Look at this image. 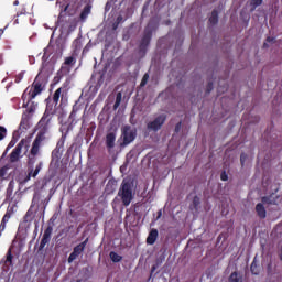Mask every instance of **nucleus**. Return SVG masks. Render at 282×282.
<instances>
[{
  "instance_id": "nucleus-2",
  "label": "nucleus",
  "mask_w": 282,
  "mask_h": 282,
  "mask_svg": "<svg viewBox=\"0 0 282 282\" xmlns=\"http://www.w3.org/2000/svg\"><path fill=\"white\" fill-rule=\"evenodd\" d=\"M123 206H129L133 202V185L129 181H123L118 192Z\"/></svg>"
},
{
  "instance_id": "nucleus-17",
  "label": "nucleus",
  "mask_w": 282,
  "mask_h": 282,
  "mask_svg": "<svg viewBox=\"0 0 282 282\" xmlns=\"http://www.w3.org/2000/svg\"><path fill=\"white\" fill-rule=\"evenodd\" d=\"M37 202H39V197L34 196L32 199L31 207L29 208V210L24 216V221H32V217L34 216V212H32V208L34 207V204H36Z\"/></svg>"
},
{
  "instance_id": "nucleus-6",
  "label": "nucleus",
  "mask_w": 282,
  "mask_h": 282,
  "mask_svg": "<svg viewBox=\"0 0 282 282\" xmlns=\"http://www.w3.org/2000/svg\"><path fill=\"white\" fill-rule=\"evenodd\" d=\"M17 213V206L15 205H9L7 207L6 214L2 217V220L0 223V237L3 235V231L6 230V226L12 217H14V214Z\"/></svg>"
},
{
  "instance_id": "nucleus-37",
  "label": "nucleus",
  "mask_w": 282,
  "mask_h": 282,
  "mask_svg": "<svg viewBox=\"0 0 282 282\" xmlns=\"http://www.w3.org/2000/svg\"><path fill=\"white\" fill-rule=\"evenodd\" d=\"M24 73H20L15 76L14 83H21L23 80Z\"/></svg>"
},
{
  "instance_id": "nucleus-30",
  "label": "nucleus",
  "mask_w": 282,
  "mask_h": 282,
  "mask_svg": "<svg viewBox=\"0 0 282 282\" xmlns=\"http://www.w3.org/2000/svg\"><path fill=\"white\" fill-rule=\"evenodd\" d=\"M120 102H122V93L121 91L117 93L116 101L113 105L115 111H116V109H118V107H120Z\"/></svg>"
},
{
  "instance_id": "nucleus-34",
  "label": "nucleus",
  "mask_w": 282,
  "mask_h": 282,
  "mask_svg": "<svg viewBox=\"0 0 282 282\" xmlns=\"http://www.w3.org/2000/svg\"><path fill=\"white\" fill-rule=\"evenodd\" d=\"M275 39L274 37H271V36H268L265 42L263 43V47H269L268 43H274Z\"/></svg>"
},
{
  "instance_id": "nucleus-39",
  "label": "nucleus",
  "mask_w": 282,
  "mask_h": 282,
  "mask_svg": "<svg viewBox=\"0 0 282 282\" xmlns=\"http://www.w3.org/2000/svg\"><path fill=\"white\" fill-rule=\"evenodd\" d=\"M248 156L246 155V153H241V155H240V164H241V166H243V164H246V159H247Z\"/></svg>"
},
{
  "instance_id": "nucleus-16",
  "label": "nucleus",
  "mask_w": 282,
  "mask_h": 282,
  "mask_svg": "<svg viewBox=\"0 0 282 282\" xmlns=\"http://www.w3.org/2000/svg\"><path fill=\"white\" fill-rule=\"evenodd\" d=\"M106 147H107V149H113V147H116V132L107 133Z\"/></svg>"
},
{
  "instance_id": "nucleus-52",
  "label": "nucleus",
  "mask_w": 282,
  "mask_h": 282,
  "mask_svg": "<svg viewBox=\"0 0 282 282\" xmlns=\"http://www.w3.org/2000/svg\"><path fill=\"white\" fill-rule=\"evenodd\" d=\"M0 34L3 35V29H0Z\"/></svg>"
},
{
  "instance_id": "nucleus-51",
  "label": "nucleus",
  "mask_w": 282,
  "mask_h": 282,
  "mask_svg": "<svg viewBox=\"0 0 282 282\" xmlns=\"http://www.w3.org/2000/svg\"><path fill=\"white\" fill-rule=\"evenodd\" d=\"M13 6H19V0H15V1L13 2Z\"/></svg>"
},
{
  "instance_id": "nucleus-55",
  "label": "nucleus",
  "mask_w": 282,
  "mask_h": 282,
  "mask_svg": "<svg viewBox=\"0 0 282 282\" xmlns=\"http://www.w3.org/2000/svg\"><path fill=\"white\" fill-rule=\"evenodd\" d=\"M20 126L23 127V121H21Z\"/></svg>"
},
{
  "instance_id": "nucleus-38",
  "label": "nucleus",
  "mask_w": 282,
  "mask_h": 282,
  "mask_svg": "<svg viewBox=\"0 0 282 282\" xmlns=\"http://www.w3.org/2000/svg\"><path fill=\"white\" fill-rule=\"evenodd\" d=\"M52 158L56 160H61V151L56 152V149L52 152Z\"/></svg>"
},
{
  "instance_id": "nucleus-22",
  "label": "nucleus",
  "mask_w": 282,
  "mask_h": 282,
  "mask_svg": "<svg viewBox=\"0 0 282 282\" xmlns=\"http://www.w3.org/2000/svg\"><path fill=\"white\" fill-rule=\"evenodd\" d=\"M209 23L210 25H217V23H219V12L217 11V9H214L212 11V15L209 17Z\"/></svg>"
},
{
  "instance_id": "nucleus-3",
  "label": "nucleus",
  "mask_w": 282,
  "mask_h": 282,
  "mask_svg": "<svg viewBox=\"0 0 282 282\" xmlns=\"http://www.w3.org/2000/svg\"><path fill=\"white\" fill-rule=\"evenodd\" d=\"M153 24L149 23L143 31V36L139 44V54H143V56L147 54L149 45H151V39H153Z\"/></svg>"
},
{
  "instance_id": "nucleus-43",
  "label": "nucleus",
  "mask_w": 282,
  "mask_h": 282,
  "mask_svg": "<svg viewBox=\"0 0 282 282\" xmlns=\"http://www.w3.org/2000/svg\"><path fill=\"white\" fill-rule=\"evenodd\" d=\"M6 173H8V169L1 167L0 169V177H6Z\"/></svg>"
},
{
  "instance_id": "nucleus-4",
  "label": "nucleus",
  "mask_w": 282,
  "mask_h": 282,
  "mask_svg": "<svg viewBox=\"0 0 282 282\" xmlns=\"http://www.w3.org/2000/svg\"><path fill=\"white\" fill-rule=\"evenodd\" d=\"M121 138L122 142L120 147H129V144H131V142H133L135 138H138V129L129 124L123 126L121 128Z\"/></svg>"
},
{
  "instance_id": "nucleus-54",
  "label": "nucleus",
  "mask_w": 282,
  "mask_h": 282,
  "mask_svg": "<svg viewBox=\"0 0 282 282\" xmlns=\"http://www.w3.org/2000/svg\"><path fill=\"white\" fill-rule=\"evenodd\" d=\"M82 120H83V122L85 123V116H83Z\"/></svg>"
},
{
  "instance_id": "nucleus-35",
  "label": "nucleus",
  "mask_w": 282,
  "mask_h": 282,
  "mask_svg": "<svg viewBox=\"0 0 282 282\" xmlns=\"http://www.w3.org/2000/svg\"><path fill=\"white\" fill-rule=\"evenodd\" d=\"M214 86H213V82H208L207 86H206V94H210V91H213Z\"/></svg>"
},
{
  "instance_id": "nucleus-19",
  "label": "nucleus",
  "mask_w": 282,
  "mask_h": 282,
  "mask_svg": "<svg viewBox=\"0 0 282 282\" xmlns=\"http://www.w3.org/2000/svg\"><path fill=\"white\" fill-rule=\"evenodd\" d=\"M256 213L260 219H265L268 212H265V206L262 203L256 205Z\"/></svg>"
},
{
  "instance_id": "nucleus-15",
  "label": "nucleus",
  "mask_w": 282,
  "mask_h": 282,
  "mask_svg": "<svg viewBox=\"0 0 282 282\" xmlns=\"http://www.w3.org/2000/svg\"><path fill=\"white\" fill-rule=\"evenodd\" d=\"M72 48L73 56H78V54H80V50H83V42L80 41V37H77L73 41Z\"/></svg>"
},
{
  "instance_id": "nucleus-27",
  "label": "nucleus",
  "mask_w": 282,
  "mask_h": 282,
  "mask_svg": "<svg viewBox=\"0 0 282 282\" xmlns=\"http://www.w3.org/2000/svg\"><path fill=\"white\" fill-rule=\"evenodd\" d=\"M65 140H67V133L62 134L61 140L57 142L56 144V153H58V151H61L63 149V147H65Z\"/></svg>"
},
{
  "instance_id": "nucleus-56",
  "label": "nucleus",
  "mask_w": 282,
  "mask_h": 282,
  "mask_svg": "<svg viewBox=\"0 0 282 282\" xmlns=\"http://www.w3.org/2000/svg\"><path fill=\"white\" fill-rule=\"evenodd\" d=\"M1 36H3V35H1V33H0V40H1Z\"/></svg>"
},
{
  "instance_id": "nucleus-46",
  "label": "nucleus",
  "mask_w": 282,
  "mask_h": 282,
  "mask_svg": "<svg viewBox=\"0 0 282 282\" xmlns=\"http://www.w3.org/2000/svg\"><path fill=\"white\" fill-rule=\"evenodd\" d=\"M115 22L119 24L122 23V15H118Z\"/></svg>"
},
{
  "instance_id": "nucleus-48",
  "label": "nucleus",
  "mask_w": 282,
  "mask_h": 282,
  "mask_svg": "<svg viewBox=\"0 0 282 282\" xmlns=\"http://www.w3.org/2000/svg\"><path fill=\"white\" fill-rule=\"evenodd\" d=\"M120 24L118 23V22H113V24H112V30H118V26H119Z\"/></svg>"
},
{
  "instance_id": "nucleus-9",
  "label": "nucleus",
  "mask_w": 282,
  "mask_h": 282,
  "mask_svg": "<svg viewBox=\"0 0 282 282\" xmlns=\"http://www.w3.org/2000/svg\"><path fill=\"white\" fill-rule=\"evenodd\" d=\"M14 256H12V247L8 249L6 257L0 261L3 272H10V268L14 265Z\"/></svg>"
},
{
  "instance_id": "nucleus-14",
  "label": "nucleus",
  "mask_w": 282,
  "mask_h": 282,
  "mask_svg": "<svg viewBox=\"0 0 282 282\" xmlns=\"http://www.w3.org/2000/svg\"><path fill=\"white\" fill-rule=\"evenodd\" d=\"M25 94L22 95L23 100V107L26 109L28 113H34L36 111V105H34V101L30 100V97H28V102H25Z\"/></svg>"
},
{
  "instance_id": "nucleus-53",
  "label": "nucleus",
  "mask_w": 282,
  "mask_h": 282,
  "mask_svg": "<svg viewBox=\"0 0 282 282\" xmlns=\"http://www.w3.org/2000/svg\"><path fill=\"white\" fill-rule=\"evenodd\" d=\"M151 272H155V267H152V270H151Z\"/></svg>"
},
{
  "instance_id": "nucleus-25",
  "label": "nucleus",
  "mask_w": 282,
  "mask_h": 282,
  "mask_svg": "<svg viewBox=\"0 0 282 282\" xmlns=\"http://www.w3.org/2000/svg\"><path fill=\"white\" fill-rule=\"evenodd\" d=\"M229 282H243V276L235 271L229 275Z\"/></svg>"
},
{
  "instance_id": "nucleus-32",
  "label": "nucleus",
  "mask_w": 282,
  "mask_h": 282,
  "mask_svg": "<svg viewBox=\"0 0 282 282\" xmlns=\"http://www.w3.org/2000/svg\"><path fill=\"white\" fill-rule=\"evenodd\" d=\"M202 204V200L199 198V196H194L193 198V206L194 208L197 210V208H199V205Z\"/></svg>"
},
{
  "instance_id": "nucleus-21",
  "label": "nucleus",
  "mask_w": 282,
  "mask_h": 282,
  "mask_svg": "<svg viewBox=\"0 0 282 282\" xmlns=\"http://www.w3.org/2000/svg\"><path fill=\"white\" fill-rule=\"evenodd\" d=\"M90 14H91V6L86 4L83 11L80 12V15H79L80 21H87V17H89Z\"/></svg>"
},
{
  "instance_id": "nucleus-8",
  "label": "nucleus",
  "mask_w": 282,
  "mask_h": 282,
  "mask_svg": "<svg viewBox=\"0 0 282 282\" xmlns=\"http://www.w3.org/2000/svg\"><path fill=\"white\" fill-rule=\"evenodd\" d=\"M164 122H166V115H160L153 121L148 122L147 129L148 131H154V133H158V131L164 127Z\"/></svg>"
},
{
  "instance_id": "nucleus-47",
  "label": "nucleus",
  "mask_w": 282,
  "mask_h": 282,
  "mask_svg": "<svg viewBox=\"0 0 282 282\" xmlns=\"http://www.w3.org/2000/svg\"><path fill=\"white\" fill-rule=\"evenodd\" d=\"M14 144H15L14 141H10V143H9L8 147H7V151H8L9 149H12V147H14Z\"/></svg>"
},
{
  "instance_id": "nucleus-41",
  "label": "nucleus",
  "mask_w": 282,
  "mask_h": 282,
  "mask_svg": "<svg viewBox=\"0 0 282 282\" xmlns=\"http://www.w3.org/2000/svg\"><path fill=\"white\" fill-rule=\"evenodd\" d=\"M174 131H175V133H180V131H182V121L176 123Z\"/></svg>"
},
{
  "instance_id": "nucleus-44",
  "label": "nucleus",
  "mask_w": 282,
  "mask_h": 282,
  "mask_svg": "<svg viewBox=\"0 0 282 282\" xmlns=\"http://www.w3.org/2000/svg\"><path fill=\"white\" fill-rule=\"evenodd\" d=\"M42 204L44 205L43 210L45 212V209L47 208V205L50 204V198H45Z\"/></svg>"
},
{
  "instance_id": "nucleus-29",
  "label": "nucleus",
  "mask_w": 282,
  "mask_h": 282,
  "mask_svg": "<svg viewBox=\"0 0 282 282\" xmlns=\"http://www.w3.org/2000/svg\"><path fill=\"white\" fill-rule=\"evenodd\" d=\"M250 271H251L252 274H256V275H258L259 272H261L260 267L257 265V260L256 259L251 263Z\"/></svg>"
},
{
  "instance_id": "nucleus-33",
  "label": "nucleus",
  "mask_w": 282,
  "mask_h": 282,
  "mask_svg": "<svg viewBox=\"0 0 282 282\" xmlns=\"http://www.w3.org/2000/svg\"><path fill=\"white\" fill-rule=\"evenodd\" d=\"M7 133H8V130L4 127L0 126V140H3Z\"/></svg>"
},
{
  "instance_id": "nucleus-58",
  "label": "nucleus",
  "mask_w": 282,
  "mask_h": 282,
  "mask_svg": "<svg viewBox=\"0 0 282 282\" xmlns=\"http://www.w3.org/2000/svg\"><path fill=\"white\" fill-rule=\"evenodd\" d=\"M281 261H282V257H281Z\"/></svg>"
},
{
  "instance_id": "nucleus-13",
  "label": "nucleus",
  "mask_w": 282,
  "mask_h": 282,
  "mask_svg": "<svg viewBox=\"0 0 282 282\" xmlns=\"http://www.w3.org/2000/svg\"><path fill=\"white\" fill-rule=\"evenodd\" d=\"M70 73H72V66L62 64L59 70L57 72V75L54 78V82L59 83L61 79L65 78V76H67Z\"/></svg>"
},
{
  "instance_id": "nucleus-12",
  "label": "nucleus",
  "mask_w": 282,
  "mask_h": 282,
  "mask_svg": "<svg viewBox=\"0 0 282 282\" xmlns=\"http://www.w3.org/2000/svg\"><path fill=\"white\" fill-rule=\"evenodd\" d=\"M41 169H43V162H40L35 170H30L26 174V176L21 181V184H28V182H30V180H32V177H36V175H39V173H41Z\"/></svg>"
},
{
  "instance_id": "nucleus-18",
  "label": "nucleus",
  "mask_w": 282,
  "mask_h": 282,
  "mask_svg": "<svg viewBox=\"0 0 282 282\" xmlns=\"http://www.w3.org/2000/svg\"><path fill=\"white\" fill-rule=\"evenodd\" d=\"M276 199H279V196L274 197V194L270 196H263L261 198L262 205L267 204L269 206H276Z\"/></svg>"
},
{
  "instance_id": "nucleus-26",
  "label": "nucleus",
  "mask_w": 282,
  "mask_h": 282,
  "mask_svg": "<svg viewBox=\"0 0 282 282\" xmlns=\"http://www.w3.org/2000/svg\"><path fill=\"white\" fill-rule=\"evenodd\" d=\"M63 65L72 68L74 65H76V55L66 57Z\"/></svg>"
},
{
  "instance_id": "nucleus-50",
  "label": "nucleus",
  "mask_w": 282,
  "mask_h": 282,
  "mask_svg": "<svg viewBox=\"0 0 282 282\" xmlns=\"http://www.w3.org/2000/svg\"><path fill=\"white\" fill-rule=\"evenodd\" d=\"M3 63V55L0 54V65Z\"/></svg>"
},
{
  "instance_id": "nucleus-28",
  "label": "nucleus",
  "mask_w": 282,
  "mask_h": 282,
  "mask_svg": "<svg viewBox=\"0 0 282 282\" xmlns=\"http://www.w3.org/2000/svg\"><path fill=\"white\" fill-rule=\"evenodd\" d=\"M109 257L113 263H120V261H122V256L116 253V251H111Z\"/></svg>"
},
{
  "instance_id": "nucleus-31",
  "label": "nucleus",
  "mask_w": 282,
  "mask_h": 282,
  "mask_svg": "<svg viewBox=\"0 0 282 282\" xmlns=\"http://www.w3.org/2000/svg\"><path fill=\"white\" fill-rule=\"evenodd\" d=\"M149 83V73H145L141 79L140 87H145Z\"/></svg>"
},
{
  "instance_id": "nucleus-20",
  "label": "nucleus",
  "mask_w": 282,
  "mask_h": 282,
  "mask_svg": "<svg viewBox=\"0 0 282 282\" xmlns=\"http://www.w3.org/2000/svg\"><path fill=\"white\" fill-rule=\"evenodd\" d=\"M158 229H151V231L149 232V236L147 238V243L149 246H153V243H155V241H158Z\"/></svg>"
},
{
  "instance_id": "nucleus-5",
  "label": "nucleus",
  "mask_w": 282,
  "mask_h": 282,
  "mask_svg": "<svg viewBox=\"0 0 282 282\" xmlns=\"http://www.w3.org/2000/svg\"><path fill=\"white\" fill-rule=\"evenodd\" d=\"M43 89H45V87L43 86V82H41V79H39V77H36L31 86L28 87L24 91V94H29V100H34V98H36V96H39V94L43 93Z\"/></svg>"
},
{
  "instance_id": "nucleus-10",
  "label": "nucleus",
  "mask_w": 282,
  "mask_h": 282,
  "mask_svg": "<svg viewBox=\"0 0 282 282\" xmlns=\"http://www.w3.org/2000/svg\"><path fill=\"white\" fill-rule=\"evenodd\" d=\"M54 228L52 226H48L43 234V237L41 239L40 246H39V251L43 250L47 243H50V239H52V232Z\"/></svg>"
},
{
  "instance_id": "nucleus-42",
  "label": "nucleus",
  "mask_w": 282,
  "mask_h": 282,
  "mask_svg": "<svg viewBox=\"0 0 282 282\" xmlns=\"http://www.w3.org/2000/svg\"><path fill=\"white\" fill-rule=\"evenodd\" d=\"M89 50H91V44L88 43L84 48H83V54H87V52H89Z\"/></svg>"
},
{
  "instance_id": "nucleus-11",
  "label": "nucleus",
  "mask_w": 282,
  "mask_h": 282,
  "mask_svg": "<svg viewBox=\"0 0 282 282\" xmlns=\"http://www.w3.org/2000/svg\"><path fill=\"white\" fill-rule=\"evenodd\" d=\"M25 145V140H21L17 147L13 149V151L10 154V162H19V158L21 155V151L23 147Z\"/></svg>"
},
{
  "instance_id": "nucleus-23",
  "label": "nucleus",
  "mask_w": 282,
  "mask_h": 282,
  "mask_svg": "<svg viewBox=\"0 0 282 282\" xmlns=\"http://www.w3.org/2000/svg\"><path fill=\"white\" fill-rule=\"evenodd\" d=\"M63 91H65V89L63 87H59L53 94V102L55 104V107L56 105H58V101L61 100V95L63 94Z\"/></svg>"
},
{
  "instance_id": "nucleus-7",
  "label": "nucleus",
  "mask_w": 282,
  "mask_h": 282,
  "mask_svg": "<svg viewBox=\"0 0 282 282\" xmlns=\"http://www.w3.org/2000/svg\"><path fill=\"white\" fill-rule=\"evenodd\" d=\"M87 243H89V238H86L83 242L74 247L73 252L68 257V263H74L83 252H85V248H87Z\"/></svg>"
},
{
  "instance_id": "nucleus-24",
  "label": "nucleus",
  "mask_w": 282,
  "mask_h": 282,
  "mask_svg": "<svg viewBox=\"0 0 282 282\" xmlns=\"http://www.w3.org/2000/svg\"><path fill=\"white\" fill-rule=\"evenodd\" d=\"M250 12H254L259 6H263V0H249Z\"/></svg>"
},
{
  "instance_id": "nucleus-57",
  "label": "nucleus",
  "mask_w": 282,
  "mask_h": 282,
  "mask_svg": "<svg viewBox=\"0 0 282 282\" xmlns=\"http://www.w3.org/2000/svg\"><path fill=\"white\" fill-rule=\"evenodd\" d=\"M62 100H63V95H62Z\"/></svg>"
},
{
  "instance_id": "nucleus-1",
  "label": "nucleus",
  "mask_w": 282,
  "mask_h": 282,
  "mask_svg": "<svg viewBox=\"0 0 282 282\" xmlns=\"http://www.w3.org/2000/svg\"><path fill=\"white\" fill-rule=\"evenodd\" d=\"M50 129H52V113L45 110L36 124L37 134L32 143L30 151V155H32V158L29 159V164H34V162H36V155L39 154V151H41L43 142H47V140H50Z\"/></svg>"
},
{
  "instance_id": "nucleus-36",
  "label": "nucleus",
  "mask_w": 282,
  "mask_h": 282,
  "mask_svg": "<svg viewBox=\"0 0 282 282\" xmlns=\"http://www.w3.org/2000/svg\"><path fill=\"white\" fill-rule=\"evenodd\" d=\"M220 180L221 182H228V174L226 173V171H223L220 173Z\"/></svg>"
},
{
  "instance_id": "nucleus-45",
  "label": "nucleus",
  "mask_w": 282,
  "mask_h": 282,
  "mask_svg": "<svg viewBox=\"0 0 282 282\" xmlns=\"http://www.w3.org/2000/svg\"><path fill=\"white\" fill-rule=\"evenodd\" d=\"M11 186H12V183H10V184H9V187L7 188V195H8V197H10V195H12V188H11Z\"/></svg>"
},
{
  "instance_id": "nucleus-49",
  "label": "nucleus",
  "mask_w": 282,
  "mask_h": 282,
  "mask_svg": "<svg viewBox=\"0 0 282 282\" xmlns=\"http://www.w3.org/2000/svg\"><path fill=\"white\" fill-rule=\"evenodd\" d=\"M161 217H162V209H160V210L158 212L156 219H160Z\"/></svg>"
},
{
  "instance_id": "nucleus-40",
  "label": "nucleus",
  "mask_w": 282,
  "mask_h": 282,
  "mask_svg": "<svg viewBox=\"0 0 282 282\" xmlns=\"http://www.w3.org/2000/svg\"><path fill=\"white\" fill-rule=\"evenodd\" d=\"M76 112H77V109H76V106H74L69 116L70 120H74V118H76Z\"/></svg>"
}]
</instances>
